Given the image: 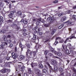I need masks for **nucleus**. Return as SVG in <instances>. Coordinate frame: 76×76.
Returning <instances> with one entry per match:
<instances>
[{"mask_svg":"<svg viewBox=\"0 0 76 76\" xmlns=\"http://www.w3.org/2000/svg\"><path fill=\"white\" fill-rule=\"evenodd\" d=\"M32 51L30 50L29 49H28V50L26 52V57L27 58H31L32 57Z\"/></svg>","mask_w":76,"mask_h":76,"instance_id":"1","label":"nucleus"},{"mask_svg":"<svg viewBox=\"0 0 76 76\" xmlns=\"http://www.w3.org/2000/svg\"><path fill=\"white\" fill-rule=\"evenodd\" d=\"M58 41L60 43H63L64 42V40L63 39L60 37H57L56 38V41L55 42V44L56 45L58 43Z\"/></svg>","mask_w":76,"mask_h":76,"instance_id":"2","label":"nucleus"},{"mask_svg":"<svg viewBox=\"0 0 76 76\" xmlns=\"http://www.w3.org/2000/svg\"><path fill=\"white\" fill-rule=\"evenodd\" d=\"M18 67L19 68H21L20 70L21 71H23L25 70V66H23V64H20V65H18Z\"/></svg>","mask_w":76,"mask_h":76,"instance_id":"3","label":"nucleus"},{"mask_svg":"<svg viewBox=\"0 0 76 76\" xmlns=\"http://www.w3.org/2000/svg\"><path fill=\"white\" fill-rule=\"evenodd\" d=\"M12 57L13 58V59H16L17 57H18V55L17 54L15 53L14 52H12Z\"/></svg>","mask_w":76,"mask_h":76,"instance_id":"4","label":"nucleus"},{"mask_svg":"<svg viewBox=\"0 0 76 76\" xmlns=\"http://www.w3.org/2000/svg\"><path fill=\"white\" fill-rule=\"evenodd\" d=\"M73 38H75V36H72L71 37H69L68 38H67L64 41V43L66 44L67 42V41L69 40V39H73Z\"/></svg>","mask_w":76,"mask_h":76,"instance_id":"5","label":"nucleus"},{"mask_svg":"<svg viewBox=\"0 0 76 76\" xmlns=\"http://www.w3.org/2000/svg\"><path fill=\"white\" fill-rule=\"evenodd\" d=\"M14 14V12L13 11H11L10 13L9 14L8 16L10 18H12L13 17V15Z\"/></svg>","mask_w":76,"mask_h":76,"instance_id":"6","label":"nucleus"},{"mask_svg":"<svg viewBox=\"0 0 76 76\" xmlns=\"http://www.w3.org/2000/svg\"><path fill=\"white\" fill-rule=\"evenodd\" d=\"M47 64L49 66V68H50V69H49L50 72H51L52 70V71H53V68H52V67L50 66V64H49V63L47 62Z\"/></svg>","mask_w":76,"mask_h":76,"instance_id":"7","label":"nucleus"},{"mask_svg":"<svg viewBox=\"0 0 76 76\" xmlns=\"http://www.w3.org/2000/svg\"><path fill=\"white\" fill-rule=\"evenodd\" d=\"M28 73L30 75H31L33 74V72L31 70V68H28Z\"/></svg>","mask_w":76,"mask_h":76,"instance_id":"8","label":"nucleus"},{"mask_svg":"<svg viewBox=\"0 0 76 76\" xmlns=\"http://www.w3.org/2000/svg\"><path fill=\"white\" fill-rule=\"evenodd\" d=\"M55 22V19L54 18V17H52L50 21V23H53Z\"/></svg>","mask_w":76,"mask_h":76,"instance_id":"9","label":"nucleus"},{"mask_svg":"<svg viewBox=\"0 0 76 76\" xmlns=\"http://www.w3.org/2000/svg\"><path fill=\"white\" fill-rule=\"evenodd\" d=\"M66 19V17L64 16L61 18V21L62 22L64 21Z\"/></svg>","mask_w":76,"mask_h":76,"instance_id":"10","label":"nucleus"},{"mask_svg":"<svg viewBox=\"0 0 76 76\" xmlns=\"http://www.w3.org/2000/svg\"><path fill=\"white\" fill-rule=\"evenodd\" d=\"M40 31H41V28H38L37 27L36 28V32L35 33L39 32H40Z\"/></svg>","mask_w":76,"mask_h":76,"instance_id":"11","label":"nucleus"},{"mask_svg":"<svg viewBox=\"0 0 76 76\" xmlns=\"http://www.w3.org/2000/svg\"><path fill=\"white\" fill-rule=\"evenodd\" d=\"M31 66L32 67H34V66H37V63H32L31 64Z\"/></svg>","mask_w":76,"mask_h":76,"instance_id":"12","label":"nucleus"},{"mask_svg":"<svg viewBox=\"0 0 76 76\" xmlns=\"http://www.w3.org/2000/svg\"><path fill=\"white\" fill-rule=\"evenodd\" d=\"M7 70L5 69H2L1 70V72L2 73H4L6 72V71Z\"/></svg>","mask_w":76,"mask_h":76,"instance_id":"13","label":"nucleus"},{"mask_svg":"<svg viewBox=\"0 0 76 76\" xmlns=\"http://www.w3.org/2000/svg\"><path fill=\"white\" fill-rule=\"evenodd\" d=\"M17 14L18 15H19L21 17L22 16V12H21L20 11H18L17 12Z\"/></svg>","mask_w":76,"mask_h":76,"instance_id":"14","label":"nucleus"},{"mask_svg":"<svg viewBox=\"0 0 76 76\" xmlns=\"http://www.w3.org/2000/svg\"><path fill=\"white\" fill-rule=\"evenodd\" d=\"M19 46L20 47V48H21V51H23V48H22V43L21 42H20L19 44Z\"/></svg>","mask_w":76,"mask_h":76,"instance_id":"15","label":"nucleus"},{"mask_svg":"<svg viewBox=\"0 0 76 76\" xmlns=\"http://www.w3.org/2000/svg\"><path fill=\"white\" fill-rule=\"evenodd\" d=\"M10 63V64H12V62H6V64H5L4 65V66L5 67L6 66H7V65H8V64Z\"/></svg>","mask_w":76,"mask_h":76,"instance_id":"16","label":"nucleus"},{"mask_svg":"<svg viewBox=\"0 0 76 76\" xmlns=\"http://www.w3.org/2000/svg\"><path fill=\"white\" fill-rule=\"evenodd\" d=\"M51 62L52 63V64H56V61L54 60H52L51 61Z\"/></svg>","mask_w":76,"mask_h":76,"instance_id":"17","label":"nucleus"},{"mask_svg":"<svg viewBox=\"0 0 76 76\" xmlns=\"http://www.w3.org/2000/svg\"><path fill=\"white\" fill-rule=\"evenodd\" d=\"M2 44L3 45H5V46L7 45V43L6 42H2Z\"/></svg>","mask_w":76,"mask_h":76,"instance_id":"18","label":"nucleus"},{"mask_svg":"<svg viewBox=\"0 0 76 76\" xmlns=\"http://www.w3.org/2000/svg\"><path fill=\"white\" fill-rule=\"evenodd\" d=\"M37 75H38L39 76H42V74L40 72H38L37 73Z\"/></svg>","mask_w":76,"mask_h":76,"instance_id":"19","label":"nucleus"},{"mask_svg":"<svg viewBox=\"0 0 76 76\" xmlns=\"http://www.w3.org/2000/svg\"><path fill=\"white\" fill-rule=\"evenodd\" d=\"M20 59H21V60H22L24 58H25V56L23 55H21L20 56Z\"/></svg>","mask_w":76,"mask_h":76,"instance_id":"20","label":"nucleus"},{"mask_svg":"<svg viewBox=\"0 0 76 76\" xmlns=\"http://www.w3.org/2000/svg\"><path fill=\"white\" fill-rule=\"evenodd\" d=\"M38 52L36 51L33 52V56L34 57H35L36 56V53H37Z\"/></svg>","mask_w":76,"mask_h":76,"instance_id":"21","label":"nucleus"},{"mask_svg":"<svg viewBox=\"0 0 76 76\" xmlns=\"http://www.w3.org/2000/svg\"><path fill=\"white\" fill-rule=\"evenodd\" d=\"M0 22H3V17H0Z\"/></svg>","mask_w":76,"mask_h":76,"instance_id":"22","label":"nucleus"},{"mask_svg":"<svg viewBox=\"0 0 76 76\" xmlns=\"http://www.w3.org/2000/svg\"><path fill=\"white\" fill-rule=\"evenodd\" d=\"M64 26V24H62L60 26H59L58 28L59 29H61Z\"/></svg>","mask_w":76,"mask_h":76,"instance_id":"23","label":"nucleus"},{"mask_svg":"<svg viewBox=\"0 0 76 76\" xmlns=\"http://www.w3.org/2000/svg\"><path fill=\"white\" fill-rule=\"evenodd\" d=\"M72 18L74 20H76V16L75 15H73L72 16Z\"/></svg>","mask_w":76,"mask_h":76,"instance_id":"24","label":"nucleus"},{"mask_svg":"<svg viewBox=\"0 0 76 76\" xmlns=\"http://www.w3.org/2000/svg\"><path fill=\"white\" fill-rule=\"evenodd\" d=\"M59 71L61 73L62 72H63V69L61 68H59Z\"/></svg>","mask_w":76,"mask_h":76,"instance_id":"25","label":"nucleus"},{"mask_svg":"<svg viewBox=\"0 0 76 76\" xmlns=\"http://www.w3.org/2000/svg\"><path fill=\"white\" fill-rule=\"evenodd\" d=\"M35 48L36 50H38V48H39V45H37L35 46Z\"/></svg>","mask_w":76,"mask_h":76,"instance_id":"26","label":"nucleus"},{"mask_svg":"<svg viewBox=\"0 0 76 76\" xmlns=\"http://www.w3.org/2000/svg\"><path fill=\"white\" fill-rule=\"evenodd\" d=\"M39 68H40V69H42V68L43 66H42V65L41 64H40L39 65Z\"/></svg>","mask_w":76,"mask_h":76,"instance_id":"27","label":"nucleus"},{"mask_svg":"<svg viewBox=\"0 0 76 76\" xmlns=\"http://www.w3.org/2000/svg\"><path fill=\"white\" fill-rule=\"evenodd\" d=\"M54 69L55 70H57V69H58V68L57 67V66H54Z\"/></svg>","mask_w":76,"mask_h":76,"instance_id":"28","label":"nucleus"},{"mask_svg":"<svg viewBox=\"0 0 76 76\" xmlns=\"http://www.w3.org/2000/svg\"><path fill=\"white\" fill-rule=\"evenodd\" d=\"M23 23L24 24H27L28 23V21L26 20H25L23 21Z\"/></svg>","mask_w":76,"mask_h":76,"instance_id":"29","label":"nucleus"},{"mask_svg":"<svg viewBox=\"0 0 76 76\" xmlns=\"http://www.w3.org/2000/svg\"><path fill=\"white\" fill-rule=\"evenodd\" d=\"M57 54L58 56H61V53L60 52H58L57 53Z\"/></svg>","mask_w":76,"mask_h":76,"instance_id":"30","label":"nucleus"},{"mask_svg":"<svg viewBox=\"0 0 76 76\" xmlns=\"http://www.w3.org/2000/svg\"><path fill=\"white\" fill-rule=\"evenodd\" d=\"M48 50H45V51L44 54L45 56H46V55H47V53H48Z\"/></svg>","mask_w":76,"mask_h":76,"instance_id":"31","label":"nucleus"},{"mask_svg":"<svg viewBox=\"0 0 76 76\" xmlns=\"http://www.w3.org/2000/svg\"><path fill=\"white\" fill-rule=\"evenodd\" d=\"M51 18H48L47 19V21H48V22H50V20H51Z\"/></svg>","mask_w":76,"mask_h":76,"instance_id":"32","label":"nucleus"},{"mask_svg":"<svg viewBox=\"0 0 76 76\" xmlns=\"http://www.w3.org/2000/svg\"><path fill=\"white\" fill-rule=\"evenodd\" d=\"M36 24L37 25H39L40 24V22L39 21H37L36 22Z\"/></svg>","mask_w":76,"mask_h":76,"instance_id":"33","label":"nucleus"},{"mask_svg":"<svg viewBox=\"0 0 76 76\" xmlns=\"http://www.w3.org/2000/svg\"><path fill=\"white\" fill-rule=\"evenodd\" d=\"M4 48V46L3 45H0V48H1V49H3V48Z\"/></svg>","mask_w":76,"mask_h":76,"instance_id":"34","label":"nucleus"},{"mask_svg":"<svg viewBox=\"0 0 76 76\" xmlns=\"http://www.w3.org/2000/svg\"><path fill=\"white\" fill-rule=\"evenodd\" d=\"M49 25V24H44V26H45V27H48V26Z\"/></svg>","mask_w":76,"mask_h":76,"instance_id":"35","label":"nucleus"},{"mask_svg":"<svg viewBox=\"0 0 76 76\" xmlns=\"http://www.w3.org/2000/svg\"><path fill=\"white\" fill-rule=\"evenodd\" d=\"M36 39V35H34L33 36V39L34 40H35Z\"/></svg>","mask_w":76,"mask_h":76,"instance_id":"36","label":"nucleus"},{"mask_svg":"<svg viewBox=\"0 0 76 76\" xmlns=\"http://www.w3.org/2000/svg\"><path fill=\"white\" fill-rule=\"evenodd\" d=\"M66 52L67 54H70V53H69V50H66Z\"/></svg>","mask_w":76,"mask_h":76,"instance_id":"37","label":"nucleus"},{"mask_svg":"<svg viewBox=\"0 0 76 76\" xmlns=\"http://www.w3.org/2000/svg\"><path fill=\"white\" fill-rule=\"evenodd\" d=\"M73 70L74 72V73H76V69H75V68H73Z\"/></svg>","mask_w":76,"mask_h":76,"instance_id":"38","label":"nucleus"},{"mask_svg":"<svg viewBox=\"0 0 76 76\" xmlns=\"http://www.w3.org/2000/svg\"><path fill=\"white\" fill-rule=\"evenodd\" d=\"M8 23H11L12 22V20H9L7 21Z\"/></svg>","mask_w":76,"mask_h":76,"instance_id":"39","label":"nucleus"},{"mask_svg":"<svg viewBox=\"0 0 76 76\" xmlns=\"http://www.w3.org/2000/svg\"><path fill=\"white\" fill-rule=\"evenodd\" d=\"M50 50L51 51V52H52V53L54 51V49L53 48H50Z\"/></svg>","mask_w":76,"mask_h":76,"instance_id":"40","label":"nucleus"},{"mask_svg":"<svg viewBox=\"0 0 76 76\" xmlns=\"http://www.w3.org/2000/svg\"><path fill=\"white\" fill-rule=\"evenodd\" d=\"M58 2V1H57V0H56L53 2V3H57Z\"/></svg>","mask_w":76,"mask_h":76,"instance_id":"41","label":"nucleus"},{"mask_svg":"<svg viewBox=\"0 0 76 76\" xmlns=\"http://www.w3.org/2000/svg\"><path fill=\"white\" fill-rule=\"evenodd\" d=\"M62 15H63V13L58 14V16H62Z\"/></svg>","mask_w":76,"mask_h":76,"instance_id":"42","label":"nucleus"},{"mask_svg":"<svg viewBox=\"0 0 76 76\" xmlns=\"http://www.w3.org/2000/svg\"><path fill=\"white\" fill-rule=\"evenodd\" d=\"M73 12V11H72L70 10H68L67 11V13H68V14H69V13H70V12Z\"/></svg>","mask_w":76,"mask_h":76,"instance_id":"43","label":"nucleus"},{"mask_svg":"<svg viewBox=\"0 0 76 76\" xmlns=\"http://www.w3.org/2000/svg\"><path fill=\"white\" fill-rule=\"evenodd\" d=\"M47 70L44 69L43 70V72H44V73H46L47 72Z\"/></svg>","mask_w":76,"mask_h":76,"instance_id":"44","label":"nucleus"},{"mask_svg":"<svg viewBox=\"0 0 76 76\" xmlns=\"http://www.w3.org/2000/svg\"><path fill=\"white\" fill-rule=\"evenodd\" d=\"M10 57H7V58H6V60H9L10 59Z\"/></svg>","mask_w":76,"mask_h":76,"instance_id":"45","label":"nucleus"},{"mask_svg":"<svg viewBox=\"0 0 76 76\" xmlns=\"http://www.w3.org/2000/svg\"><path fill=\"white\" fill-rule=\"evenodd\" d=\"M1 32H2V33H5L6 31L4 30H2L1 31Z\"/></svg>","mask_w":76,"mask_h":76,"instance_id":"46","label":"nucleus"},{"mask_svg":"<svg viewBox=\"0 0 76 76\" xmlns=\"http://www.w3.org/2000/svg\"><path fill=\"white\" fill-rule=\"evenodd\" d=\"M27 47H28V48H30V45L29 44H28L27 45Z\"/></svg>","mask_w":76,"mask_h":76,"instance_id":"47","label":"nucleus"},{"mask_svg":"<svg viewBox=\"0 0 76 76\" xmlns=\"http://www.w3.org/2000/svg\"><path fill=\"white\" fill-rule=\"evenodd\" d=\"M37 20H38V21H39V22H41V18H39Z\"/></svg>","mask_w":76,"mask_h":76,"instance_id":"48","label":"nucleus"},{"mask_svg":"<svg viewBox=\"0 0 76 76\" xmlns=\"http://www.w3.org/2000/svg\"><path fill=\"white\" fill-rule=\"evenodd\" d=\"M37 26L36 27H34V28H33V31H34V30H35V29H36H36L37 28Z\"/></svg>","mask_w":76,"mask_h":76,"instance_id":"49","label":"nucleus"},{"mask_svg":"<svg viewBox=\"0 0 76 76\" xmlns=\"http://www.w3.org/2000/svg\"><path fill=\"white\" fill-rule=\"evenodd\" d=\"M25 16V15H22L21 16V17L22 18H24Z\"/></svg>","mask_w":76,"mask_h":76,"instance_id":"50","label":"nucleus"},{"mask_svg":"<svg viewBox=\"0 0 76 76\" xmlns=\"http://www.w3.org/2000/svg\"><path fill=\"white\" fill-rule=\"evenodd\" d=\"M4 1V2H5V3H7L9 4V2H8V1L6 0H5Z\"/></svg>","mask_w":76,"mask_h":76,"instance_id":"51","label":"nucleus"},{"mask_svg":"<svg viewBox=\"0 0 76 76\" xmlns=\"http://www.w3.org/2000/svg\"><path fill=\"white\" fill-rule=\"evenodd\" d=\"M53 53H55V54H57V52H56V51L55 50H54Z\"/></svg>","mask_w":76,"mask_h":76,"instance_id":"52","label":"nucleus"},{"mask_svg":"<svg viewBox=\"0 0 76 76\" xmlns=\"http://www.w3.org/2000/svg\"><path fill=\"white\" fill-rule=\"evenodd\" d=\"M42 23H45V21H44V19H43L42 20Z\"/></svg>","mask_w":76,"mask_h":76,"instance_id":"53","label":"nucleus"},{"mask_svg":"<svg viewBox=\"0 0 76 76\" xmlns=\"http://www.w3.org/2000/svg\"><path fill=\"white\" fill-rule=\"evenodd\" d=\"M13 45L12 44H11L10 45V47H13Z\"/></svg>","mask_w":76,"mask_h":76,"instance_id":"54","label":"nucleus"},{"mask_svg":"<svg viewBox=\"0 0 76 76\" xmlns=\"http://www.w3.org/2000/svg\"><path fill=\"white\" fill-rule=\"evenodd\" d=\"M49 55L50 56H53V54L51 53H50L49 54Z\"/></svg>","mask_w":76,"mask_h":76,"instance_id":"55","label":"nucleus"},{"mask_svg":"<svg viewBox=\"0 0 76 76\" xmlns=\"http://www.w3.org/2000/svg\"><path fill=\"white\" fill-rule=\"evenodd\" d=\"M11 37V36L10 35H8V36H7V37L9 38H10Z\"/></svg>","mask_w":76,"mask_h":76,"instance_id":"56","label":"nucleus"},{"mask_svg":"<svg viewBox=\"0 0 76 76\" xmlns=\"http://www.w3.org/2000/svg\"><path fill=\"white\" fill-rule=\"evenodd\" d=\"M48 41H49V39H48L47 40H46L44 42H48Z\"/></svg>","mask_w":76,"mask_h":76,"instance_id":"57","label":"nucleus"},{"mask_svg":"<svg viewBox=\"0 0 76 76\" xmlns=\"http://www.w3.org/2000/svg\"><path fill=\"white\" fill-rule=\"evenodd\" d=\"M52 31H53V32L55 33V32H56V29H55L53 30Z\"/></svg>","mask_w":76,"mask_h":76,"instance_id":"58","label":"nucleus"},{"mask_svg":"<svg viewBox=\"0 0 76 76\" xmlns=\"http://www.w3.org/2000/svg\"><path fill=\"white\" fill-rule=\"evenodd\" d=\"M65 2H69V1H70V0H65Z\"/></svg>","mask_w":76,"mask_h":76,"instance_id":"59","label":"nucleus"},{"mask_svg":"<svg viewBox=\"0 0 76 76\" xmlns=\"http://www.w3.org/2000/svg\"><path fill=\"white\" fill-rule=\"evenodd\" d=\"M15 23H13L12 24V26H15Z\"/></svg>","mask_w":76,"mask_h":76,"instance_id":"60","label":"nucleus"},{"mask_svg":"<svg viewBox=\"0 0 76 76\" xmlns=\"http://www.w3.org/2000/svg\"><path fill=\"white\" fill-rule=\"evenodd\" d=\"M72 23V22H69L68 24V25H70V24H71Z\"/></svg>","mask_w":76,"mask_h":76,"instance_id":"61","label":"nucleus"},{"mask_svg":"<svg viewBox=\"0 0 76 76\" xmlns=\"http://www.w3.org/2000/svg\"><path fill=\"white\" fill-rule=\"evenodd\" d=\"M54 33H54V32H53V31H52L51 32V35H53L54 34Z\"/></svg>","mask_w":76,"mask_h":76,"instance_id":"62","label":"nucleus"},{"mask_svg":"<svg viewBox=\"0 0 76 76\" xmlns=\"http://www.w3.org/2000/svg\"><path fill=\"white\" fill-rule=\"evenodd\" d=\"M24 76H27V74L26 73H25L24 74Z\"/></svg>","mask_w":76,"mask_h":76,"instance_id":"63","label":"nucleus"},{"mask_svg":"<svg viewBox=\"0 0 76 76\" xmlns=\"http://www.w3.org/2000/svg\"><path fill=\"white\" fill-rule=\"evenodd\" d=\"M76 73H74L73 74V76H76Z\"/></svg>","mask_w":76,"mask_h":76,"instance_id":"64","label":"nucleus"}]
</instances>
